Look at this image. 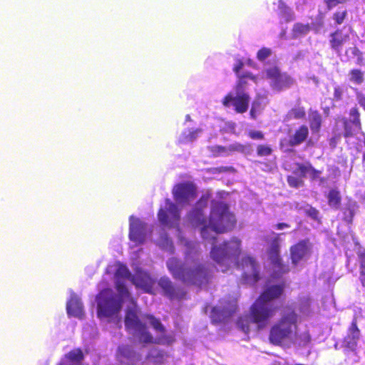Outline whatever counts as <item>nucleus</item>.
Returning a JSON list of instances; mask_svg holds the SVG:
<instances>
[{"mask_svg": "<svg viewBox=\"0 0 365 365\" xmlns=\"http://www.w3.org/2000/svg\"><path fill=\"white\" fill-rule=\"evenodd\" d=\"M130 280L138 289L145 292L153 293L155 280L150 274L138 268L134 275H131L127 267L118 264L115 269V284L118 292L115 294L111 289H103L96 297L98 317L101 320L113 322L118 325L120 322L119 316L122 303L130 299L125 319V325L128 331L142 343H157L170 344L174 341L172 334H167L160 322L151 315L146 316V323L157 332L155 339L148 331L146 326L141 322L138 316V308L126 287V282Z\"/></svg>", "mask_w": 365, "mask_h": 365, "instance_id": "nucleus-1", "label": "nucleus"}, {"mask_svg": "<svg viewBox=\"0 0 365 365\" xmlns=\"http://www.w3.org/2000/svg\"><path fill=\"white\" fill-rule=\"evenodd\" d=\"M207 204L208 197L202 196L195 207L188 214V220L192 226L200 227L201 235L204 240L211 242L210 257L217 264L218 270L225 272L233 266H241L243 282L255 284L259 279V265L255 260L247 256L242 258L240 265L237 264L241 253V240L234 237L218 243L216 240L218 233L226 232L234 227L236 222L235 216L229 211L225 202L213 200L210 217L207 221L203 212Z\"/></svg>", "mask_w": 365, "mask_h": 365, "instance_id": "nucleus-2", "label": "nucleus"}, {"mask_svg": "<svg viewBox=\"0 0 365 365\" xmlns=\"http://www.w3.org/2000/svg\"><path fill=\"white\" fill-rule=\"evenodd\" d=\"M243 63L237 61L233 68V71L239 78V83L235 93H230L223 100V105L229 107L232 105L236 111L244 113L247 110L250 98L245 92L244 87L247 84V79H250L258 83L259 79L266 78L269 81L271 88L276 91H281L289 88L293 83V79L285 73H281L277 66L266 68L262 76H253L250 73H242L241 70Z\"/></svg>", "mask_w": 365, "mask_h": 365, "instance_id": "nucleus-3", "label": "nucleus"}, {"mask_svg": "<svg viewBox=\"0 0 365 365\" xmlns=\"http://www.w3.org/2000/svg\"><path fill=\"white\" fill-rule=\"evenodd\" d=\"M185 246V260L182 263L175 257L169 258L166 262L169 272L174 278L185 283L201 285L206 283L212 270L200 261V248L197 242L187 241L180 236Z\"/></svg>", "mask_w": 365, "mask_h": 365, "instance_id": "nucleus-4", "label": "nucleus"}, {"mask_svg": "<svg viewBox=\"0 0 365 365\" xmlns=\"http://www.w3.org/2000/svg\"><path fill=\"white\" fill-rule=\"evenodd\" d=\"M284 284L271 285L261 294L250 308L249 315L241 318L238 326L245 333L264 328L272 318L279 307L275 301L283 293Z\"/></svg>", "mask_w": 365, "mask_h": 365, "instance_id": "nucleus-5", "label": "nucleus"}, {"mask_svg": "<svg viewBox=\"0 0 365 365\" xmlns=\"http://www.w3.org/2000/svg\"><path fill=\"white\" fill-rule=\"evenodd\" d=\"M297 315L294 311H288L272 327L269 334L270 341L277 345H289L294 341L297 334Z\"/></svg>", "mask_w": 365, "mask_h": 365, "instance_id": "nucleus-6", "label": "nucleus"}, {"mask_svg": "<svg viewBox=\"0 0 365 365\" xmlns=\"http://www.w3.org/2000/svg\"><path fill=\"white\" fill-rule=\"evenodd\" d=\"M237 309V302L234 297H229L228 299H223L219 304L212 309L210 318L215 323L225 322L228 319Z\"/></svg>", "mask_w": 365, "mask_h": 365, "instance_id": "nucleus-7", "label": "nucleus"}, {"mask_svg": "<svg viewBox=\"0 0 365 365\" xmlns=\"http://www.w3.org/2000/svg\"><path fill=\"white\" fill-rule=\"evenodd\" d=\"M151 232L150 227L133 216L130 217L129 238L132 242L140 245L144 242Z\"/></svg>", "mask_w": 365, "mask_h": 365, "instance_id": "nucleus-8", "label": "nucleus"}, {"mask_svg": "<svg viewBox=\"0 0 365 365\" xmlns=\"http://www.w3.org/2000/svg\"><path fill=\"white\" fill-rule=\"evenodd\" d=\"M160 222L168 227H176L180 220V212L176 205L169 199L165 200L164 209H160L158 212Z\"/></svg>", "mask_w": 365, "mask_h": 365, "instance_id": "nucleus-9", "label": "nucleus"}, {"mask_svg": "<svg viewBox=\"0 0 365 365\" xmlns=\"http://www.w3.org/2000/svg\"><path fill=\"white\" fill-rule=\"evenodd\" d=\"M273 240L269 249V258L273 265L274 277L279 278L281 274L288 272V268L281 262L279 257V235L273 233Z\"/></svg>", "mask_w": 365, "mask_h": 365, "instance_id": "nucleus-10", "label": "nucleus"}, {"mask_svg": "<svg viewBox=\"0 0 365 365\" xmlns=\"http://www.w3.org/2000/svg\"><path fill=\"white\" fill-rule=\"evenodd\" d=\"M290 256L292 264L297 266L300 262H306L311 256L312 245L309 240H302L290 247Z\"/></svg>", "mask_w": 365, "mask_h": 365, "instance_id": "nucleus-11", "label": "nucleus"}, {"mask_svg": "<svg viewBox=\"0 0 365 365\" xmlns=\"http://www.w3.org/2000/svg\"><path fill=\"white\" fill-rule=\"evenodd\" d=\"M173 194L176 202L181 206L189 204L196 197L194 185L188 182L175 185L173 190Z\"/></svg>", "mask_w": 365, "mask_h": 365, "instance_id": "nucleus-12", "label": "nucleus"}, {"mask_svg": "<svg viewBox=\"0 0 365 365\" xmlns=\"http://www.w3.org/2000/svg\"><path fill=\"white\" fill-rule=\"evenodd\" d=\"M211 150L217 155L227 156L234 152L247 155L251 153L252 148L250 144L243 145L240 143H234L229 145L227 147L220 145L213 146L212 147Z\"/></svg>", "mask_w": 365, "mask_h": 365, "instance_id": "nucleus-13", "label": "nucleus"}, {"mask_svg": "<svg viewBox=\"0 0 365 365\" xmlns=\"http://www.w3.org/2000/svg\"><path fill=\"white\" fill-rule=\"evenodd\" d=\"M341 123L344 128L345 137L353 135L357 133L361 129L358 110L356 108H351L349 113V120H343Z\"/></svg>", "mask_w": 365, "mask_h": 365, "instance_id": "nucleus-14", "label": "nucleus"}, {"mask_svg": "<svg viewBox=\"0 0 365 365\" xmlns=\"http://www.w3.org/2000/svg\"><path fill=\"white\" fill-rule=\"evenodd\" d=\"M159 287L163 289V294L170 299H182L184 294L182 290L175 287L167 277H161L158 281Z\"/></svg>", "mask_w": 365, "mask_h": 365, "instance_id": "nucleus-15", "label": "nucleus"}, {"mask_svg": "<svg viewBox=\"0 0 365 365\" xmlns=\"http://www.w3.org/2000/svg\"><path fill=\"white\" fill-rule=\"evenodd\" d=\"M118 359L123 365H134L140 359V356L134 352L129 346L122 345L118 347Z\"/></svg>", "mask_w": 365, "mask_h": 365, "instance_id": "nucleus-16", "label": "nucleus"}, {"mask_svg": "<svg viewBox=\"0 0 365 365\" xmlns=\"http://www.w3.org/2000/svg\"><path fill=\"white\" fill-rule=\"evenodd\" d=\"M66 309L68 314L71 316L81 317L83 314V304L80 299L73 292L71 293Z\"/></svg>", "mask_w": 365, "mask_h": 365, "instance_id": "nucleus-17", "label": "nucleus"}, {"mask_svg": "<svg viewBox=\"0 0 365 365\" xmlns=\"http://www.w3.org/2000/svg\"><path fill=\"white\" fill-rule=\"evenodd\" d=\"M349 40V34H344L341 31H336L331 35L330 44L338 54L341 53L342 46Z\"/></svg>", "mask_w": 365, "mask_h": 365, "instance_id": "nucleus-18", "label": "nucleus"}, {"mask_svg": "<svg viewBox=\"0 0 365 365\" xmlns=\"http://www.w3.org/2000/svg\"><path fill=\"white\" fill-rule=\"evenodd\" d=\"M360 332L355 323H352L349 334L345 337L344 345L351 351H355L357 342L359 339Z\"/></svg>", "mask_w": 365, "mask_h": 365, "instance_id": "nucleus-19", "label": "nucleus"}, {"mask_svg": "<svg viewBox=\"0 0 365 365\" xmlns=\"http://www.w3.org/2000/svg\"><path fill=\"white\" fill-rule=\"evenodd\" d=\"M267 103V95L266 93L262 95L258 93L257 98L252 103V106L250 110V115L252 118H255L256 116L265 107Z\"/></svg>", "mask_w": 365, "mask_h": 365, "instance_id": "nucleus-20", "label": "nucleus"}, {"mask_svg": "<svg viewBox=\"0 0 365 365\" xmlns=\"http://www.w3.org/2000/svg\"><path fill=\"white\" fill-rule=\"evenodd\" d=\"M309 134L308 128L306 125H302L290 139V144L292 146L299 145L304 142Z\"/></svg>", "mask_w": 365, "mask_h": 365, "instance_id": "nucleus-21", "label": "nucleus"}, {"mask_svg": "<svg viewBox=\"0 0 365 365\" xmlns=\"http://www.w3.org/2000/svg\"><path fill=\"white\" fill-rule=\"evenodd\" d=\"M309 121L312 131L313 133H318L322 123L321 115L315 110H309Z\"/></svg>", "mask_w": 365, "mask_h": 365, "instance_id": "nucleus-22", "label": "nucleus"}, {"mask_svg": "<svg viewBox=\"0 0 365 365\" xmlns=\"http://www.w3.org/2000/svg\"><path fill=\"white\" fill-rule=\"evenodd\" d=\"M296 173L301 176H305L307 174H309L314 179L319 178L320 172L314 169L309 165H297Z\"/></svg>", "mask_w": 365, "mask_h": 365, "instance_id": "nucleus-23", "label": "nucleus"}, {"mask_svg": "<svg viewBox=\"0 0 365 365\" xmlns=\"http://www.w3.org/2000/svg\"><path fill=\"white\" fill-rule=\"evenodd\" d=\"M202 133V129L185 130L180 136V141L182 143H190L195 140Z\"/></svg>", "mask_w": 365, "mask_h": 365, "instance_id": "nucleus-24", "label": "nucleus"}, {"mask_svg": "<svg viewBox=\"0 0 365 365\" xmlns=\"http://www.w3.org/2000/svg\"><path fill=\"white\" fill-rule=\"evenodd\" d=\"M328 202L330 207L333 208H338L341 202V195L339 191L332 189L329 191L328 195Z\"/></svg>", "mask_w": 365, "mask_h": 365, "instance_id": "nucleus-25", "label": "nucleus"}, {"mask_svg": "<svg viewBox=\"0 0 365 365\" xmlns=\"http://www.w3.org/2000/svg\"><path fill=\"white\" fill-rule=\"evenodd\" d=\"M158 245L163 250L171 253L173 252L174 247L173 242L166 234H162L160 235Z\"/></svg>", "mask_w": 365, "mask_h": 365, "instance_id": "nucleus-26", "label": "nucleus"}, {"mask_svg": "<svg viewBox=\"0 0 365 365\" xmlns=\"http://www.w3.org/2000/svg\"><path fill=\"white\" fill-rule=\"evenodd\" d=\"M357 208L356 204L354 201H349L345 208L344 212V220L347 222H351L352 218L355 214L356 210Z\"/></svg>", "mask_w": 365, "mask_h": 365, "instance_id": "nucleus-27", "label": "nucleus"}, {"mask_svg": "<svg viewBox=\"0 0 365 365\" xmlns=\"http://www.w3.org/2000/svg\"><path fill=\"white\" fill-rule=\"evenodd\" d=\"M310 30L308 24H294L292 32L294 38H298L302 36L306 35Z\"/></svg>", "mask_w": 365, "mask_h": 365, "instance_id": "nucleus-28", "label": "nucleus"}, {"mask_svg": "<svg viewBox=\"0 0 365 365\" xmlns=\"http://www.w3.org/2000/svg\"><path fill=\"white\" fill-rule=\"evenodd\" d=\"M358 256L360 263V281L363 287H365V250H359Z\"/></svg>", "mask_w": 365, "mask_h": 365, "instance_id": "nucleus-29", "label": "nucleus"}, {"mask_svg": "<svg viewBox=\"0 0 365 365\" xmlns=\"http://www.w3.org/2000/svg\"><path fill=\"white\" fill-rule=\"evenodd\" d=\"M346 55L349 58L356 57V63L359 65L364 64V59L362 57V53L361 51L356 47L349 48L346 51Z\"/></svg>", "mask_w": 365, "mask_h": 365, "instance_id": "nucleus-30", "label": "nucleus"}, {"mask_svg": "<svg viewBox=\"0 0 365 365\" xmlns=\"http://www.w3.org/2000/svg\"><path fill=\"white\" fill-rule=\"evenodd\" d=\"M310 340V336L307 331L299 334L297 331L296 338L294 339V341L292 342V344H297L298 346H304L306 345Z\"/></svg>", "mask_w": 365, "mask_h": 365, "instance_id": "nucleus-31", "label": "nucleus"}, {"mask_svg": "<svg viewBox=\"0 0 365 365\" xmlns=\"http://www.w3.org/2000/svg\"><path fill=\"white\" fill-rule=\"evenodd\" d=\"M278 7L280 11V14L283 16L285 21H290L292 18V12L291 9L287 7L282 1H279Z\"/></svg>", "mask_w": 365, "mask_h": 365, "instance_id": "nucleus-32", "label": "nucleus"}, {"mask_svg": "<svg viewBox=\"0 0 365 365\" xmlns=\"http://www.w3.org/2000/svg\"><path fill=\"white\" fill-rule=\"evenodd\" d=\"M305 115L304 109L302 107H296L292 108L288 113L290 118L300 119Z\"/></svg>", "mask_w": 365, "mask_h": 365, "instance_id": "nucleus-33", "label": "nucleus"}, {"mask_svg": "<svg viewBox=\"0 0 365 365\" xmlns=\"http://www.w3.org/2000/svg\"><path fill=\"white\" fill-rule=\"evenodd\" d=\"M350 81L359 84L363 81V73L357 69L352 70L350 73Z\"/></svg>", "mask_w": 365, "mask_h": 365, "instance_id": "nucleus-34", "label": "nucleus"}, {"mask_svg": "<svg viewBox=\"0 0 365 365\" xmlns=\"http://www.w3.org/2000/svg\"><path fill=\"white\" fill-rule=\"evenodd\" d=\"M67 357L73 362H79L83 359V353L79 349L70 351L67 354Z\"/></svg>", "mask_w": 365, "mask_h": 365, "instance_id": "nucleus-35", "label": "nucleus"}, {"mask_svg": "<svg viewBox=\"0 0 365 365\" xmlns=\"http://www.w3.org/2000/svg\"><path fill=\"white\" fill-rule=\"evenodd\" d=\"M303 210H304V212L311 217L312 218L317 220L319 216V211L316 210L315 208L309 206V205H307Z\"/></svg>", "mask_w": 365, "mask_h": 365, "instance_id": "nucleus-36", "label": "nucleus"}, {"mask_svg": "<svg viewBox=\"0 0 365 365\" xmlns=\"http://www.w3.org/2000/svg\"><path fill=\"white\" fill-rule=\"evenodd\" d=\"M257 155L259 156H267L272 153V149L267 145H260L257 149Z\"/></svg>", "mask_w": 365, "mask_h": 365, "instance_id": "nucleus-37", "label": "nucleus"}, {"mask_svg": "<svg viewBox=\"0 0 365 365\" xmlns=\"http://www.w3.org/2000/svg\"><path fill=\"white\" fill-rule=\"evenodd\" d=\"M287 182L290 186L294 187H299L302 184L301 178L296 176H289L287 178Z\"/></svg>", "mask_w": 365, "mask_h": 365, "instance_id": "nucleus-38", "label": "nucleus"}, {"mask_svg": "<svg viewBox=\"0 0 365 365\" xmlns=\"http://www.w3.org/2000/svg\"><path fill=\"white\" fill-rule=\"evenodd\" d=\"M271 55V50L269 48H263L257 52V58L262 61Z\"/></svg>", "mask_w": 365, "mask_h": 365, "instance_id": "nucleus-39", "label": "nucleus"}, {"mask_svg": "<svg viewBox=\"0 0 365 365\" xmlns=\"http://www.w3.org/2000/svg\"><path fill=\"white\" fill-rule=\"evenodd\" d=\"M346 11H337L334 14V20L337 24H341L346 16Z\"/></svg>", "mask_w": 365, "mask_h": 365, "instance_id": "nucleus-40", "label": "nucleus"}, {"mask_svg": "<svg viewBox=\"0 0 365 365\" xmlns=\"http://www.w3.org/2000/svg\"><path fill=\"white\" fill-rule=\"evenodd\" d=\"M346 0H324V3L327 4L329 9H331L336 6H337L339 4H343Z\"/></svg>", "mask_w": 365, "mask_h": 365, "instance_id": "nucleus-41", "label": "nucleus"}, {"mask_svg": "<svg viewBox=\"0 0 365 365\" xmlns=\"http://www.w3.org/2000/svg\"><path fill=\"white\" fill-rule=\"evenodd\" d=\"M343 95V89L339 86L334 88V98L335 100L339 101L341 99Z\"/></svg>", "mask_w": 365, "mask_h": 365, "instance_id": "nucleus-42", "label": "nucleus"}, {"mask_svg": "<svg viewBox=\"0 0 365 365\" xmlns=\"http://www.w3.org/2000/svg\"><path fill=\"white\" fill-rule=\"evenodd\" d=\"M249 136L254 140L263 138V133L260 131H250Z\"/></svg>", "mask_w": 365, "mask_h": 365, "instance_id": "nucleus-43", "label": "nucleus"}, {"mask_svg": "<svg viewBox=\"0 0 365 365\" xmlns=\"http://www.w3.org/2000/svg\"><path fill=\"white\" fill-rule=\"evenodd\" d=\"M227 131L234 133L235 129V123L232 122H228L226 123Z\"/></svg>", "mask_w": 365, "mask_h": 365, "instance_id": "nucleus-44", "label": "nucleus"}, {"mask_svg": "<svg viewBox=\"0 0 365 365\" xmlns=\"http://www.w3.org/2000/svg\"><path fill=\"white\" fill-rule=\"evenodd\" d=\"M357 99H358V102H359V105L361 106H362L365 110V97L359 95V96H358Z\"/></svg>", "mask_w": 365, "mask_h": 365, "instance_id": "nucleus-45", "label": "nucleus"}, {"mask_svg": "<svg viewBox=\"0 0 365 365\" xmlns=\"http://www.w3.org/2000/svg\"><path fill=\"white\" fill-rule=\"evenodd\" d=\"M287 227H289V225L286 223H278L277 225H276V228L277 230H283Z\"/></svg>", "mask_w": 365, "mask_h": 365, "instance_id": "nucleus-46", "label": "nucleus"}, {"mask_svg": "<svg viewBox=\"0 0 365 365\" xmlns=\"http://www.w3.org/2000/svg\"><path fill=\"white\" fill-rule=\"evenodd\" d=\"M336 143V137L331 138L330 144L333 146Z\"/></svg>", "mask_w": 365, "mask_h": 365, "instance_id": "nucleus-47", "label": "nucleus"}, {"mask_svg": "<svg viewBox=\"0 0 365 365\" xmlns=\"http://www.w3.org/2000/svg\"><path fill=\"white\" fill-rule=\"evenodd\" d=\"M326 180L324 178H320L319 179V185L324 186L325 185Z\"/></svg>", "mask_w": 365, "mask_h": 365, "instance_id": "nucleus-48", "label": "nucleus"}, {"mask_svg": "<svg viewBox=\"0 0 365 365\" xmlns=\"http://www.w3.org/2000/svg\"><path fill=\"white\" fill-rule=\"evenodd\" d=\"M190 120V117L189 115H186V120Z\"/></svg>", "mask_w": 365, "mask_h": 365, "instance_id": "nucleus-49", "label": "nucleus"}, {"mask_svg": "<svg viewBox=\"0 0 365 365\" xmlns=\"http://www.w3.org/2000/svg\"><path fill=\"white\" fill-rule=\"evenodd\" d=\"M60 365H64V364L61 363Z\"/></svg>", "mask_w": 365, "mask_h": 365, "instance_id": "nucleus-50", "label": "nucleus"}]
</instances>
